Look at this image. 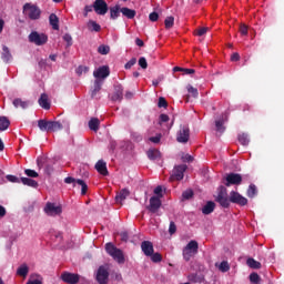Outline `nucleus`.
Listing matches in <instances>:
<instances>
[{
  "mask_svg": "<svg viewBox=\"0 0 284 284\" xmlns=\"http://www.w3.org/2000/svg\"><path fill=\"white\" fill-rule=\"evenodd\" d=\"M257 193L256 185L255 184H250L248 190H247V196L253 199Z\"/></svg>",
  "mask_w": 284,
  "mask_h": 284,
  "instance_id": "obj_41",
  "label": "nucleus"
},
{
  "mask_svg": "<svg viewBox=\"0 0 284 284\" xmlns=\"http://www.w3.org/2000/svg\"><path fill=\"white\" fill-rule=\"evenodd\" d=\"M210 29L207 27H202L200 29H196L195 30V36L197 37H203L206 34V32L209 31Z\"/></svg>",
  "mask_w": 284,
  "mask_h": 284,
  "instance_id": "obj_51",
  "label": "nucleus"
},
{
  "mask_svg": "<svg viewBox=\"0 0 284 284\" xmlns=\"http://www.w3.org/2000/svg\"><path fill=\"white\" fill-rule=\"evenodd\" d=\"M88 29L91 32H100L101 31V26L94 20H89Z\"/></svg>",
  "mask_w": 284,
  "mask_h": 284,
  "instance_id": "obj_29",
  "label": "nucleus"
},
{
  "mask_svg": "<svg viewBox=\"0 0 284 284\" xmlns=\"http://www.w3.org/2000/svg\"><path fill=\"white\" fill-rule=\"evenodd\" d=\"M61 280L67 284H77L80 281V275H78V273H69L68 271H64L61 274Z\"/></svg>",
  "mask_w": 284,
  "mask_h": 284,
  "instance_id": "obj_12",
  "label": "nucleus"
},
{
  "mask_svg": "<svg viewBox=\"0 0 284 284\" xmlns=\"http://www.w3.org/2000/svg\"><path fill=\"white\" fill-rule=\"evenodd\" d=\"M77 184L81 186V194L85 195L88 192V185H87L85 181L82 179H77Z\"/></svg>",
  "mask_w": 284,
  "mask_h": 284,
  "instance_id": "obj_37",
  "label": "nucleus"
},
{
  "mask_svg": "<svg viewBox=\"0 0 284 284\" xmlns=\"http://www.w3.org/2000/svg\"><path fill=\"white\" fill-rule=\"evenodd\" d=\"M176 140L179 143H187L190 140V128L189 125H181L178 132Z\"/></svg>",
  "mask_w": 284,
  "mask_h": 284,
  "instance_id": "obj_11",
  "label": "nucleus"
},
{
  "mask_svg": "<svg viewBox=\"0 0 284 284\" xmlns=\"http://www.w3.org/2000/svg\"><path fill=\"white\" fill-rule=\"evenodd\" d=\"M246 264L252 268V270H260L262 267L261 262H256L254 257H248Z\"/></svg>",
  "mask_w": 284,
  "mask_h": 284,
  "instance_id": "obj_33",
  "label": "nucleus"
},
{
  "mask_svg": "<svg viewBox=\"0 0 284 284\" xmlns=\"http://www.w3.org/2000/svg\"><path fill=\"white\" fill-rule=\"evenodd\" d=\"M105 251L119 264L124 263V255H123L121 248H116V246H114V244H112V242H108V244H105Z\"/></svg>",
  "mask_w": 284,
  "mask_h": 284,
  "instance_id": "obj_4",
  "label": "nucleus"
},
{
  "mask_svg": "<svg viewBox=\"0 0 284 284\" xmlns=\"http://www.w3.org/2000/svg\"><path fill=\"white\" fill-rule=\"evenodd\" d=\"M103 84L102 79H95L93 89L91 90V98L94 99L97 94L101 91Z\"/></svg>",
  "mask_w": 284,
  "mask_h": 284,
  "instance_id": "obj_20",
  "label": "nucleus"
},
{
  "mask_svg": "<svg viewBox=\"0 0 284 284\" xmlns=\"http://www.w3.org/2000/svg\"><path fill=\"white\" fill-rule=\"evenodd\" d=\"M27 284H42L41 280H29Z\"/></svg>",
  "mask_w": 284,
  "mask_h": 284,
  "instance_id": "obj_64",
  "label": "nucleus"
},
{
  "mask_svg": "<svg viewBox=\"0 0 284 284\" xmlns=\"http://www.w3.org/2000/svg\"><path fill=\"white\" fill-rule=\"evenodd\" d=\"M240 33L243 37H246L248 34V27L245 23H241V26H240Z\"/></svg>",
  "mask_w": 284,
  "mask_h": 284,
  "instance_id": "obj_52",
  "label": "nucleus"
},
{
  "mask_svg": "<svg viewBox=\"0 0 284 284\" xmlns=\"http://www.w3.org/2000/svg\"><path fill=\"white\" fill-rule=\"evenodd\" d=\"M135 63H136V58H132L131 60H129V61L125 63V65H124L125 70H130L132 67L135 65Z\"/></svg>",
  "mask_w": 284,
  "mask_h": 284,
  "instance_id": "obj_54",
  "label": "nucleus"
},
{
  "mask_svg": "<svg viewBox=\"0 0 284 284\" xmlns=\"http://www.w3.org/2000/svg\"><path fill=\"white\" fill-rule=\"evenodd\" d=\"M164 23H165V29L173 28V26H174V17L173 16L166 17Z\"/></svg>",
  "mask_w": 284,
  "mask_h": 284,
  "instance_id": "obj_43",
  "label": "nucleus"
},
{
  "mask_svg": "<svg viewBox=\"0 0 284 284\" xmlns=\"http://www.w3.org/2000/svg\"><path fill=\"white\" fill-rule=\"evenodd\" d=\"M159 108L162 109H166L168 108V101L165 100L164 97H160L159 98V103H158Z\"/></svg>",
  "mask_w": 284,
  "mask_h": 284,
  "instance_id": "obj_53",
  "label": "nucleus"
},
{
  "mask_svg": "<svg viewBox=\"0 0 284 284\" xmlns=\"http://www.w3.org/2000/svg\"><path fill=\"white\" fill-rule=\"evenodd\" d=\"M1 59L4 63H9L12 60V54L10 53V50L7 45L2 47Z\"/></svg>",
  "mask_w": 284,
  "mask_h": 284,
  "instance_id": "obj_26",
  "label": "nucleus"
},
{
  "mask_svg": "<svg viewBox=\"0 0 284 284\" xmlns=\"http://www.w3.org/2000/svg\"><path fill=\"white\" fill-rule=\"evenodd\" d=\"M149 257H151V261L153 263H160L162 262V255L161 253H152V255H150Z\"/></svg>",
  "mask_w": 284,
  "mask_h": 284,
  "instance_id": "obj_46",
  "label": "nucleus"
},
{
  "mask_svg": "<svg viewBox=\"0 0 284 284\" xmlns=\"http://www.w3.org/2000/svg\"><path fill=\"white\" fill-rule=\"evenodd\" d=\"M24 173L30 179H36V178L39 176V173L37 171L32 170V169H26Z\"/></svg>",
  "mask_w": 284,
  "mask_h": 284,
  "instance_id": "obj_42",
  "label": "nucleus"
},
{
  "mask_svg": "<svg viewBox=\"0 0 284 284\" xmlns=\"http://www.w3.org/2000/svg\"><path fill=\"white\" fill-rule=\"evenodd\" d=\"M97 281L99 284H108L109 281V271L105 266H99L97 273Z\"/></svg>",
  "mask_w": 284,
  "mask_h": 284,
  "instance_id": "obj_14",
  "label": "nucleus"
},
{
  "mask_svg": "<svg viewBox=\"0 0 284 284\" xmlns=\"http://www.w3.org/2000/svg\"><path fill=\"white\" fill-rule=\"evenodd\" d=\"M162 205V201L160 200L159 196H151L150 199V204L146 206V210H149V212H151L152 214H155L160 207Z\"/></svg>",
  "mask_w": 284,
  "mask_h": 284,
  "instance_id": "obj_13",
  "label": "nucleus"
},
{
  "mask_svg": "<svg viewBox=\"0 0 284 284\" xmlns=\"http://www.w3.org/2000/svg\"><path fill=\"white\" fill-rule=\"evenodd\" d=\"M121 8L120 6H114L110 8V19L116 20L120 17Z\"/></svg>",
  "mask_w": 284,
  "mask_h": 284,
  "instance_id": "obj_28",
  "label": "nucleus"
},
{
  "mask_svg": "<svg viewBox=\"0 0 284 284\" xmlns=\"http://www.w3.org/2000/svg\"><path fill=\"white\" fill-rule=\"evenodd\" d=\"M230 202L237 204L240 206H245V205H247L248 200L245 196H243L241 193H239L236 191H231Z\"/></svg>",
  "mask_w": 284,
  "mask_h": 284,
  "instance_id": "obj_8",
  "label": "nucleus"
},
{
  "mask_svg": "<svg viewBox=\"0 0 284 284\" xmlns=\"http://www.w3.org/2000/svg\"><path fill=\"white\" fill-rule=\"evenodd\" d=\"M98 52H99L101 55H108L109 52H110V47H109V45H105V44H101V45H99V48H98Z\"/></svg>",
  "mask_w": 284,
  "mask_h": 284,
  "instance_id": "obj_40",
  "label": "nucleus"
},
{
  "mask_svg": "<svg viewBox=\"0 0 284 284\" xmlns=\"http://www.w3.org/2000/svg\"><path fill=\"white\" fill-rule=\"evenodd\" d=\"M100 125V121L98 118H91L89 121V128L91 131L98 132Z\"/></svg>",
  "mask_w": 284,
  "mask_h": 284,
  "instance_id": "obj_32",
  "label": "nucleus"
},
{
  "mask_svg": "<svg viewBox=\"0 0 284 284\" xmlns=\"http://www.w3.org/2000/svg\"><path fill=\"white\" fill-rule=\"evenodd\" d=\"M160 156H161V152L158 149H150L148 151V158L151 161H155V160L160 159Z\"/></svg>",
  "mask_w": 284,
  "mask_h": 284,
  "instance_id": "obj_30",
  "label": "nucleus"
},
{
  "mask_svg": "<svg viewBox=\"0 0 284 284\" xmlns=\"http://www.w3.org/2000/svg\"><path fill=\"white\" fill-rule=\"evenodd\" d=\"M113 102H121L123 100V87L122 84L118 83L114 84V93L111 98Z\"/></svg>",
  "mask_w": 284,
  "mask_h": 284,
  "instance_id": "obj_16",
  "label": "nucleus"
},
{
  "mask_svg": "<svg viewBox=\"0 0 284 284\" xmlns=\"http://www.w3.org/2000/svg\"><path fill=\"white\" fill-rule=\"evenodd\" d=\"M149 19H150L151 22H156L158 19H159L158 12H155V11L151 12L150 16H149Z\"/></svg>",
  "mask_w": 284,
  "mask_h": 284,
  "instance_id": "obj_59",
  "label": "nucleus"
},
{
  "mask_svg": "<svg viewBox=\"0 0 284 284\" xmlns=\"http://www.w3.org/2000/svg\"><path fill=\"white\" fill-rule=\"evenodd\" d=\"M89 67L87 65H79L78 69H77V74L78 75H82L83 73H88L89 72Z\"/></svg>",
  "mask_w": 284,
  "mask_h": 284,
  "instance_id": "obj_50",
  "label": "nucleus"
},
{
  "mask_svg": "<svg viewBox=\"0 0 284 284\" xmlns=\"http://www.w3.org/2000/svg\"><path fill=\"white\" fill-rule=\"evenodd\" d=\"M215 210V202L214 201H207V203L203 206L202 213L204 215H210Z\"/></svg>",
  "mask_w": 284,
  "mask_h": 284,
  "instance_id": "obj_21",
  "label": "nucleus"
},
{
  "mask_svg": "<svg viewBox=\"0 0 284 284\" xmlns=\"http://www.w3.org/2000/svg\"><path fill=\"white\" fill-rule=\"evenodd\" d=\"M20 183H22L26 186L32 187V189H38V186H39L38 181H36L31 178H27V176H21Z\"/></svg>",
  "mask_w": 284,
  "mask_h": 284,
  "instance_id": "obj_19",
  "label": "nucleus"
},
{
  "mask_svg": "<svg viewBox=\"0 0 284 284\" xmlns=\"http://www.w3.org/2000/svg\"><path fill=\"white\" fill-rule=\"evenodd\" d=\"M187 170V165L186 164H179L175 165L173 169V173L170 178L171 181H181L184 178V173Z\"/></svg>",
  "mask_w": 284,
  "mask_h": 284,
  "instance_id": "obj_7",
  "label": "nucleus"
},
{
  "mask_svg": "<svg viewBox=\"0 0 284 284\" xmlns=\"http://www.w3.org/2000/svg\"><path fill=\"white\" fill-rule=\"evenodd\" d=\"M199 253V242L196 240H191L186 246L183 248V258L185 262H190L193 256Z\"/></svg>",
  "mask_w": 284,
  "mask_h": 284,
  "instance_id": "obj_3",
  "label": "nucleus"
},
{
  "mask_svg": "<svg viewBox=\"0 0 284 284\" xmlns=\"http://www.w3.org/2000/svg\"><path fill=\"white\" fill-rule=\"evenodd\" d=\"M225 186L230 187L231 185H241L243 178L240 173H227L225 178Z\"/></svg>",
  "mask_w": 284,
  "mask_h": 284,
  "instance_id": "obj_6",
  "label": "nucleus"
},
{
  "mask_svg": "<svg viewBox=\"0 0 284 284\" xmlns=\"http://www.w3.org/2000/svg\"><path fill=\"white\" fill-rule=\"evenodd\" d=\"M194 195L193 193V190L189 189V190H185L183 193H182V197L183 200H190L192 199Z\"/></svg>",
  "mask_w": 284,
  "mask_h": 284,
  "instance_id": "obj_49",
  "label": "nucleus"
},
{
  "mask_svg": "<svg viewBox=\"0 0 284 284\" xmlns=\"http://www.w3.org/2000/svg\"><path fill=\"white\" fill-rule=\"evenodd\" d=\"M39 105L44 109V110H50V103L48 100V94L47 93H41L40 99L38 100Z\"/></svg>",
  "mask_w": 284,
  "mask_h": 284,
  "instance_id": "obj_24",
  "label": "nucleus"
},
{
  "mask_svg": "<svg viewBox=\"0 0 284 284\" xmlns=\"http://www.w3.org/2000/svg\"><path fill=\"white\" fill-rule=\"evenodd\" d=\"M110 75V68L108 65L99 67L97 70L93 71V77L97 80H104Z\"/></svg>",
  "mask_w": 284,
  "mask_h": 284,
  "instance_id": "obj_15",
  "label": "nucleus"
},
{
  "mask_svg": "<svg viewBox=\"0 0 284 284\" xmlns=\"http://www.w3.org/2000/svg\"><path fill=\"white\" fill-rule=\"evenodd\" d=\"M187 91H189L190 94H192V97L194 99L199 98V90L196 88H194L193 85L189 84L187 85Z\"/></svg>",
  "mask_w": 284,
  "mask_h": 284,
  "instance_id": "obj_44",
  "label": "nucleus"
},
{
  "mask_svg": "<svg viewBox=\"0 0 284 284\" xmlns=\"http://www.w3.org/2000/svg\"><path fill=\"white\" fill-rule=\"evenodd\" d=\"M154 194L158 195L159 199L163 196V194H162V186H161V185H158V186L154 189Z\"/></svg>",
  "mask_w": 284,
  "mask_h": 284,
  "instance_id": "obj_62",
  "label": "nucleus"
},
{
  "mask_svg": "<svg viewBox=\"0 0 284 284\" xmlns=\"http://www.w3.org/2000/svg\"><path fill=\"white\" fill-rule=\"evenodd\" d=\"M195 73L194 69L183 68V74L184 75H192Z\"/></svg>",
  "mask_w": 284,
  "mask_h": 284,
  "instance_id": "obj_63",
  "label": "nucleus"
},
{
  "mask_svg": "<svg viewBox=\"0 0 284 284\" xmlns=\"http://www.w3.org/2000/svg\"><path fill=\"white\" fill-rule=\"evenodd\" d=\"M49 23H50V26L52 27V29L54 31H59V29H60L59 18H58V16L55 13H51L49 16Z\"/></svg>",
  "mask_w": 284,
  "mask_h": 284,
  "instance_id": "obj_23",
  "label": "nucleus"
},
{
  "mask_svg": "<svg viewBox=\"0 0 284 284\" xmlns=\"http://www.w3.org/2000/svg\"><path fill=\"white\" fill-rule=\"evenodd\" d=\"M93 10L98 16H105L109 10V6L105 0H95L93 2Z\"/></svg>",
  "mask_w": 284,
  "mask_h": 284,
  "instance_id": "obj_9",
  "label": "nucleus"
},
{
  "mask_svg": "<svg viewBox=\"0 0 284 284\" xmlns=\"http://www.w3.org/2000/svg\"><path fill=\"white\" fill-rule=\"evenodd\" d=\"M169 120H170V118H169L168 114L162 113V114L160 115V124L166 123V122H169Z\"/></svg>",
  "mask_w": 284,
  "mask_h": 284,
  "instance_id": "obj_61",
  "label": "nucleus"
},
{
  "mask_svg": "<svg viewBox=\"0 0 284 284\" xmlns=\"http://www.w3.org/2000/svg\"><path fill=\"white\" fill-rule=\"evenodd\" d=\"M132 140L135 142H141L142 141V135L139 132H132L131 133Z\"/></svg>",
  "mask_w": 284,
  "mask_h": 284,
  "instance_id": "obj_57",
  "label": "nucleus"
},
{
  "mask_svg": "<svg viewBox=\"0 0 284 284\" xmlns=\"http://www.w3.org/2000/svg\"><path fill=\"white\" fill-rule=\"evenodd\" d=\"M120 12L123 14V17L128 18L129 20L134 19L136 12L134 9H130L128 7H123L120 9Z\"/></svg>",
  "mask_w": 284,
  "mask_h": 284,
  "instance_id": "obj_22",
  "label": "nucleus"
},
{
  "mask_svg": "<svg viewBox=\"0 0 284 284\" xmlns=\"http://www.w3.org/2000/svg\"><path fill=\"white\" fill-rule=\"evenodd\" d=\"M13 106L16 109H22V110H26L28 106H29V102L28 101H23L21 98H16L13 101Z\"/></svg>",
  "mask_w": 284,
  "mask_h": 284,
  "instance_id": "obj_25",
  "label": "nucleus"
},
{
  "mask_svg": "<svg viewBox=\"0 0 284 284\" xmlns=\"http://www.w3.org/2000/svg\"><path fill=\"white\" fill-rule=\"evenodd\" d=\"M215 126H216V131L219 132V133H224V131H225V126H224V120L222 119V120H216L215 121Z\"/></svg>",
  "mask_w": 284,
  "mask_h": 284,
  "instance_id": "obj_39",
  "label": "nucleus"
},
{
  "mask_svg": "<svg viewBox=\"0 0 284 284\" xmlns=\"http://www.w3.org/2000/svg\"><path fill=\"white\" fill-rule=\"evenodd\" d=\"M215 201L224 209H229L231 200L227 196L216 197Z\"/></svg>",
  "mask_w": 284,
  "mask_h": 284,
  "instance_id": "obj_35",
  "label": "nucleus"
},
{
  "mask_svg": "<svg viewBox=\"0 0 284 284\" xmlns=\"http://www.w3.org/2000/svg\"><path fill=\"white\" fill-rule=\"evenodd\" d=\"M139 65L143 69V70H146L148 69V62H146V59L144 57H141L139 59Z\"/></svg>",
  "mask_w": 284,
  "mask_h": 284,
  "instance_id": "obj_56",
  "label": "nucleus"
},
{
  "mask_svg": "<svg viewBox=\"0 0 284 284\" xmlns=\"http://www.w3.org/2000/svg\"><path fill=\"white\" fill-rule=\"evenodd\" d=\"M141 250L145 256H152V254L154 253V246L152 242H149L148 240L142 242Z\"/></svg>",
  "mask_w": 284,
  "mask_h": 284,
  "instance_id": "obj_17",
  "label": "nucleus"
},
{
  "mask_svg": "<svg viewBox=\"0 0 284 284\" xmlns=\"http://www.w3.org/2000/svg\"><path fill=\"white\" fill-rule=\"evenodd\" d=\"M63 41L67 42L68 47L72 45V37L69 33L63 36Z\"/></svg>",
  "mask_w": 284,
  "mask_h": 284,
  "instance_id": "obj_58",
  "label": "nucleus"
},
{
  "mask_svg": "<svg viewBox=\"0 0 284 284\" xmlns=\"http://www.w3.org/2000/svg\"><path fill=\"white\" fill-rule=\"evenodd\" d=\"M95 170L98 171V173H100L103 176H108L109 175V172H108V169H106V162L103 161V160H99L95 163Z\"/></svg>",
  "mask_w": 284,
  "mask_h": 284,
  "instance_id": "obj_18",
  "label": "nucleus"
},
{
  "mask_svg": "<svg viewBox=\"0 0 284 284\" xmlns=\"http://www.w3.org/2000/svg\"><path fill=\"white\" fill-rule=\"evenodd\" d=\"M23 14L31 21H37L41 18V9L37 4L27 2L23 6Z\"/></svg>",
  "mask_w": 284,
  "mask_h": 284,
  "instance_id": "obj_2",
  "label": "nucleus"
},
{
  "mask_svg": "<svg viewBox=\"0 0 284 284\" xmlns=\"http://www.w3.org/2000/svg\"><path fill=\"white\" fill-rule=\"evenodd\" d=\"M44 212L48 216H57L62 213V207L61 205H55V203L48 202Z\"/></svg>",
  "mask_w": 284,
  "mask_h": 284,
  "instance_id": "obj_10",
  "label": "nucleus"
},
{
  "mask_svg": "<svg viewBox=\"0 0 284 284\" xmlns=\"http://www.w3.org/2000/svg\"><path fill=\"white\" fill-rule=\"evenodd\" d=\"M182 161L184 162V163H191V162H193L194 161V158L191 155V154H189V153H186V154H183L182 155Z\"/></svg>",
  "mask_w": 284,
  "mask_h": 284,
  "instance_id": "obj_55",
  "label": "nucleus"
},
{
  "mask_svg": "<svg viewBox=\"0 0 284 284\" xmlns=\"http://www.w3.org/2000/svg\"><path fill=\"white\" fill-rule=\"evenodd\" d=\"M129 195H130V191H129L126 187H124V189L120 190V192L116 194L115 200H116L118 203H121V202H123Z\"/></svg>",
  "mask_w": 284,
  "mask_h": 284,
  "instance_id": "obj_27",
  "label": "nucleus"
},
{
  "mask_svg": "<svg viewBox=\"0 0 284 284\" xmlns=\"http://www.w3.org/2000/svg\"><path fill=\"white\" fill-rule=\"evenodd\" d=\"M29 273V266H27V264H21V266H19V268H17V275L26 278L27 275Z\"/></svg>",
  "mask_w": 284,
  "mask_h": 284,
  "instance_id": "obj_31",
  "label": "nucleus"
},
{
  "mask_svg": "<svg viewBox=\"0 0 284 284\" xmlns=\"http://www.w3.org/2000/svg\"><path fill=\"white\" fill-rule=\"evenodd\" d=\"M176 232V225H175V222H170V229H169V233L171 235L175 234Z\"/></svg>",
  "mask_w": 284,
  "mask_h": 284,
  "instance_id": "obj_60",
  "label": "nucleus"
},
{
  "mask_svg": "<svg viewBox=\"0 0 284 284\" xmlns=\"http://www.w3.org/2000/svg\"><path fill=\"white\" fill-rule=\"evenodd\" d=\"M250 281L253 284H260L261 277H260L258 273H251Z\"/></svg>",
  "mask_w": 284,
  "mask_h": 284,
  "instance_id": "obj_45",
  "label": "nucleus"
},
{
  "mask_svg": "<svg viewBox=\"0 0 284 284\" xmlns=\"http://www.w3.org/2000/svg\"><path fill=\"white\" fill-rule=\"evenodd\" d=\"M9 125H10L9 119L4 115H1L0 116V131L8 130Z\"/></svg>",
  "mask_w": 284,
  "mask_h": 284,
  "instance_id": "obj_36",
  "label": "nucleus"
},
{
  "mask_svg": "<svg viewBox=\"0 0 284 284\" xmlns=\"http://www.w3.org/2000/svg\"><path fill=\"white\" fill-rule=\"evenodd\" d=\"M6 179L11 182V183H21V179H19L18 176L13 175V174H7Z\"/></svg>",
  "mask_w": 284,
  "mask_h": 284,
  "instance_id": "obj_47",
  "label": "nucleus"
},
{
  "mask_svg": "<svg viewBox=\"0 0 284 284\" xmlns=\"http://www.w3.org/2000/svg\"><path fill=\"white\" fill-rule=\"evenodd\" d=\"M215 266L219 268L220 272L222 273H226L230 271L231 266L229 264V262L226 260H224L223 262H221V264H215Z\"/></svg>",
  "mask_w": 284,
  "mask_h": 284,
  "instance_id": "obj_34",
  "label": "nucleus"
},
{
  "mask_svg": "<svg viewBox=\"0 0 284 284\" xmlns=\"http://www.w3.org/2000/svg\"><path fill=\"white\" fill-rule=\"evenodd\" d=\"M38 126L42 132H55L63 129L59 121H48L45 119L38 120Z\"/></svg>",
  "mask_w": 284,
  "mask_h": 284,
  "instance_id": "obj_1",
  "label": "nucleus"
},
{
  "mask_svg": "<svg viewBox=\"0 0 284 284\" xmlns=\"http://www.w3.org/2000/svg\"><path fill=\"white\" fill-rule=\"evenodd\" d=\"M29 41L38 47L44 45L48 42V36L45 33H39L38 31H32L29 34Z\"/></svg>",
  "mask_w": 284,
  "mask_h": 284,
  "instance_id": "obj_5",
  "label": "nucleus"
},
{
  "mask_svg": "<svg viewBox=\"0 0 284 284\" xmlns=\"http://www.w3.org/2000/svg\"><path fill=\"white\" fill-rule=\"evenodd\" d=\"M226 196H227V189L224 185H221L216 197H226Z\"/></svg>",
  "mask_w": 284,
  "mask_h": 284,
  "instance_id": "obj_48",
  "label": "nucleus"
},
{
  "mask_svg": "<svg viewBox=\"0 0 284 284\" xmlns=\"http://www.w3.org/2000/svg\"><path fill=\"white\" fill-rule=\"evenodd\" d=\"M239 142H240L242 145H244V146L248 145L250 139H248L247 134H246V133H241V134H239Z\"/></svg>",
  "mask_w": 284,
  "mask_h": 284,
  "instance_id": "obj_38",
  "label": "nucleus"
}]
</instances>
